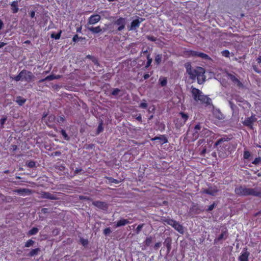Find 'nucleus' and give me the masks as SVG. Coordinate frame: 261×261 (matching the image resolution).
Here are the masks:
<instances>
[{
  "instance_id": "63",
  "label": "nucleus",
  "mask_w": 261,
  "mask_h": 261,
  "mask_svg": "<svg viewBox=\"0 0 261 261\" xmlns=\"http://www.w3.org/2000/svg\"><path fill=\"white\" fill-rule=\"evenodd\" d=\"M136 119L140 121V122H142V116H141V114H139L137 117H136Z\"/></svg>"
},
{
  "instance_id": "28",
  "label": "nucleus",
  "mask_w": 261,
  "mask_h": 261,
  "mask_svg": "<svg viewBox=\"0 0 261 261\" xmlns=\"http://www.w3.org/2000/svg\"><path fill=\"white\" fill-rule=\"evenodd\" d=\"M103 130V121L102 120H100L99 122V123H98V127L97 128V130H96V135H98L100 133H101V132H102Z\"/></svg>"
},
{
  "instance_id": "33",
  "label": "nucleus",
  "mask_w": 261,
  "mask_h": 261,
  "mask_svg": "<svg viewBox=\"0 0 261 261\" xmlns=\"http://www.w3.org/2000/svg\"><path fill=\"white\" fill-rule=\"evenodd\" d=\"M61 134L63 136L64 140L66 141H69L70 139L69 137L68 136L67 134L66 133V131L64 129H61Z\"/></svg>"
},
{
  "instance_id": "17",
  "label": "nucleus",
  "mask_w": 261,
  "mask_h": 261,
  "mask_svg": "<svg viewBox=\"0 0 261 261\" xmlns=\"http://www.w3.org/2000/svg\"><path fill=\"white\" fill-rule=\"evenodd\" d=\"M151 141L159 140L161 144H164L168 142V140L165 135H160V136H156L151 139Z\"/></svg>"
},
{
  "instance_id": "35",
  "label": "nucleus",
  "mask_w": 261,
  "mask_h": 261,
  "mask_svg": "<svg viewBox=\"0 0 261 261\" xmlns=\"http://www.w3.org/2000/svg\"><path fill=\"white\" fill-rule=\"evenodd\" d=\"M39 231V229L37 227L32 228L29 231V234L30 235H34L36 234Z\"/></svg>"
},
{
  "instance_id": "54",
  "label": "nucleus",
  "mask_w": 261,
  "mask_h": 261,
  "mask_svg": "<svg viewBox=\"0 0 261 261\" xmlns=\"http://www.w3.org/2000/svg\"><path fill=\"white\" fill-rule=\"evenodd\" d=\"M80 38V39H82V37H80V38H79V36L77 34L73 36V38H72V41L74 42H77V39Z\"/></svg>"
},
{
  "instance_id": "10",
  "label": "nucleus",
  "mask_w": 261,
  "mask_h": 261,
  "mask_svg": "<svg viewBox=\"0 0 261 261\" xmlns=\"http://www.w3.org/2000/svg\"><path fill=\"white\" fill-rule=\"evenodd\" d=\"M144 20L142 18H138V19L133 20L129 27H128V31L136 30L140 27V23Z\"/></svg>"
},
{
  "instance_id": "60",
  "label": "nucleus",
  "mask_w": 261,
  "mask_h": 261,
  "mask_svg": "<svg viewBox=\"0 0 261 261\" xmlns=\"http://www.w3.org/2000/svg\"><path fill=\"white\" fill-rule=\"evenodd\" d=\"M30 15L31 18H34L35 15V11H32L30 13Z\"/></svg>"
},
{
  "instance_id": "26",
  "label": "nucleus",
  "mask_w": 261,
  "mask_h": 261,
  "mask_svg": "<svg viewBox=\"0 0 261 261\" xmlns=\"http://www.w3.org/2000/svg\"><path fill=\"white\" fill-rule=\"evenodd\" d=\"M162 54H156L154 57V63L156 65H159L161 64L162 60Z\"/></svg>"
},
{
  "instance_id": "4",
  "label": "nucleus",
  "mask_w": 261,
  "mask_h": 261,
  "mask_svg": "<svg viewBox=\"0 0 261 261\" xmlns=\"http://www.w3.org/2000/svg\"><path fill=\"white\" fill-rule=\"evenodd\" d=\"M35 79L33 73L25 69L22 70L18 75L13 77V80L16 82L25 81L28 83L33 82Z\"/></svg>"
},
{
  "instance_id": "29",
  "label": "nucleus",
  "mask_w": 261,
  "mask_h": 261,
  "mask_svg": "<svg viewBox=\"0 0 261 261\" xmlns=\"http://www.w3.org/2000/svg\"><path fill=\"white\" fill-rule=\"evenodd\" d=\"M159 82L162 87L166 86L167 84V79L166 77H161L159 79Z\"/></svg>"
},
{
  "instance_id": "23",
  "label": "nucleus",
  "mask_w": 261,
  "mask_h": 261,
  "mask_svg": "<svg viewBox=\"0 0 261 261\" xmlns=\"http://www.w3.org/2000/svg\"><path fill=\"white\" fill-rule=\"evenodd\" d=\"M129 223V221L127 219H121L119 221H117L115 225V227H118L122 226H124L127 224Z\"/></svg>"
},
{
  "instance_id": "57",
  "label": "nucleus",
  "mask_w": 261,
  "mask_h": 261,
  "mask_svg": "<svg viewBox=\"0 0 261 261\" xmlns=\"http://www.w3.org/2000/svg\"><path fill=\"white\" fill-rule=\"evenodd\" d=\"M17 146L16 145H12L11 149L13 152L15 151L17 149Z\"/></svg>"
},
{
  "instance_id": "21",
  "label": "nucleus",
  "mask_w": 261,
  "mask_h": 261,
  "mask_svg": "<svg viewBox=\"0 0 261 261\" xmlns=\"http://www.w3.org/2000/svg\"><path fill=\"white\" fill-rule=\"evenodd\" d=\"M20 1L21 0L14 1L10 4L11 11L13 13L15 14V13H16L18 12V2H20Z\"/></svg>"
},
{
  "instance_id": "56",
  "label": "nucleus",
  "mask_w": 261,
  "mask_h": 261,
  "mask_svg": "<svg viewBox=\"0 0 261 261\" xmlns=\"http://www.w3.org/2000/svg\"><path fill=\"white\" fill-rule=\"evenodd\" d=\"M7 120V118L6 117H5V118H2L0 119V123L1 124V125H4L5 124V123L6 122V121Z\"/></svg>"
},
{
  "instance_id": "18",
  "label": "nucleus",
  "mask_w": 261,
  "mask_h": 261,
  "mask_svg": "<svg viewBox=\"0 0 261 261\" xmlns=\"http://www.w3.org/2000/svg\"><path fill=\"white\" fill-rule=\"evenodd\" d=\"M15 193H17L18 194L20 195H30L31 193V191L30 189H18L15 191Z\"/></svg>"
},
{
  "instance_id": "15",
  "label": "nucleus",
  "mask_w": 261,
  "mask_h": 261,
  "mask_svg": "<svg viewBox=\"0 0 261 261\" xmlns=\"http://www.w3.org/2000/svg\"><path fill=\"white\" fill-rule=\"evenodd\" d=\"M40 197L43 199H47L50 200H56L57 197L55 195L47 192H41L40 193Z\"/></svg>"
},
{
  "instance_id": "46",
  "label": "nucleus",
  "mask_w": 261,
  "mask_h": 261,
  "mask_svg": "<svg viewBox=\"0 0 261 261\" xmlns=\"http://www.w3.org/2000/svg\"><path fill=\"white\" fill-rule=\"evenodd\" d=\"M230 53L228 50H224L222 51V56L225 57H228L229 56Z\"/></svg>"
},
{
  "instance_id": "39",
  "label": "nucleus",
  "mask_w": 261,
  "mask_h": 261,
  "mask_svg": "<svg viewBox=\"0 0 261 261\" xmlns=\"http://www.w3.org/2000/svg\"><path fill=\"white\" fill-rule=\"evenodd\" d=\"M35 242L33 241L32 240H28L25 244V247H30L34 244Z\"/></svg>"
},
{
  "instance_id": "37",
  "label": "nucleus",
  "mask_w": 261,
  "mask_h": 261,
  "mask_svg": "<svg viewBox=\"0 0 261 261\" xmlns=\"http://www.w3.org/2000/svg\"><path fill=\"white\" fill-rule=\"evenodd\" d=\"M144 224H141L138 226L136 229L135 230V233L136 234H138L140 231L142 230V228L143 227Z\"/></svg>"
},
{
  "instance_id": "38",
  "label": "nucleus",
  "mask_w": 261,
  "mask_h": 261,
  "mask_svg": "<svg viewBox=\"0 0 261 261\" xmlns=\"http://www.w3.org/2000/svg\"><path fill=\"white\" fill-rule=\"evenodd\" d=\"M251 156L250 152L248 150H245L243 153V158L245 160L248 159Z\"/></svg>"
},
{
  "instance_id": "34",
  "label": "nucleus",
  "mask_w": 261,
  "mask_h": 261,
  "mask_svg": "<svg viewBox=\"0 0 261 261\" xmlns=\"http://www.w3.org/2000/svg\"><path fill=\"white\" fill-rule=\"evenodd\" d=\"M105 178L109 180V182L118 184L120 182L119 180L112 177L106 176Z\"/></svg>"
},
{
  "instance_id": "14",
  "label": "nucleus",
  "mask_w": 261,
  "mask_h": 261,
  "mask_svg": "<svg viewBox=\"0 0 261 261\" xmlns=\"http://www.w3.org/2000/svg\"><path fill=\"white\" fill-rule=\"evenodd\" d=\"M229 139L228 138H221L216 141L215 143L216 146H219L222 148H225L227 146L228 141Z\"/></svg>"
},
{
  "instance_id": "25",
  "label": "nucleus",
  "mask_w": 261,
  "mask_h": 261,
  "mask_svg": "<svg viewBox=\"0 0 261 261\" xmlns=\"http://www.w3.org/2000/svg\"><path fill=\"white\" fill-rule=\"evenodd\" d=\"M88 30L91 31L93 34H97L102 31V29H101L100 26H97L96 27H88Z\"/></svg>"
},
{
  "instance_id": "7",
  "label": "nucleus",
  "mask_w": 261,
  "mask_h": 261,
  "mask_svg": "<svg viewBox=\"0 0 261 261\" xmlns=\"http://www.w3.org/2000/svg\"><path fill=\"white\" fill-rule=\"evenodd\" d=\"M220 234L214 240V243H217L218 242L226 239L228 237L227 229L225 227H222L220 230Z\"/></svg>"
},
{
  "instance_id": "48",
  "label": "nucleus",
  "mask_w": 261,
  "mask_h": 261,
  "mask_svg": "<svg viewBox=\"0 0 261 261\" xmlns=\"http://www.w3.org/2000/svg\"><path fill=\"white\" fill-rule=\"evenodd\" d=\"M111 232V230L110 228H106L103 230V233L106 236L109 234Z\"/></svg>"
},
{
  "instance_id": "59",
  "label": "nucleus",
  "mask_w": 261,
  "mask_h": 261,
  "mask_svg": "<svg viewBox=\"0 0 261 261\" xmlns=\"http://www.w3.org/2000/svg\"><path fill=\"white\" fill-rule=\"evenodd\" d=\"M65 120V119L63 117L60 116L58 118V122H63Z\"/></svg>"
},
{
  "instance_id": "30",
  "label": "nucleus",
  "mask_w": 261,
  "mask_h": 261,
  "mask_svg": "<svg viewBox=\"0 0 261 261\" xmlns=\"http://www.w3.org/2000/svg\"><path fill=\"white\" fill-rule=\"evenodd\" d=\"M179 115L181 116L180 119H181L183 121L186 123L189 118L188 115L182 112H179Z\"/></svg>"
},
{
  "instance_id": "52",
  "label": "nucleus",
  "mask_w": 261,
  "mask_h": 261,
  "mask_svg": "<svg viewBox=\"0 0 261 261\" xmlns=\"http://www.w3.org/2000/svg\"><path fill=\"white\" fill-rule=\"evenodd\" d=\"M162 243L161 242H158L155 244L154 246V249L157 250L159 247H161Z\"/></svg>"
},
{
  "instance_id": "24",
  "label": "nucleus",
  "mask_w": 261,
  "mask_h": 261,
  "mask_svg": "<svg viewBox=\"0 0 261 261\" xmlns=\"http://www.w3.org/2000/svg\"><path fill=\"white\" fill-rule=\"evenodd\" d=\"M201 129V126L200 125V124H197L195 126L194 128V132H193V137L195 138H198L200 135H199V131Z\"/></svg>"
},
{
  "instance_id": "6",
  "label": "nucleus",
  "mask_w": 261,
  "mask_h": 261,
  "mask_svg": "<svg viewBox=\"0 0 261 261\" xmlns=\"http://www.w3.org/2000/svg\"><path fill=\"white\" fill-rule=\"evenodd\" d=\"M163 221L166 222L168 224L172 226L174 228L181 234L184 232V227L178 222L170 219L165 218L162 219Z\"/></svg>"
},
{
  "instance_id": "51",
  "label": "nucleus",
  "mask_w": 261,
  "mask_h": 261,
  "mask_svg": "<svg viewBox=\"0 0 261 261\" xmlns=\"http://www.w3.org/2000/svg\"><path fill=\"white\" fill-rule=\"evenodd\" d=\"M46 80H47V81H52L55 80V75L51 74L49 75H48L46 77Z\"/></svg>"
},
{
  "instance_id": "5",
  "label": "nucleus",
  "mask_w": 261,
  "mask_h": 261,
  "mask_svg": "<svg viewBox=\"0 0 261 261\" xmlns=\"http://www.w3.org/2000/svg\"><path fill=\"white\" fill-rule=\"evenodd\" d=\"M185 55L188 57H199L202 59L209 60L211 58L206 54L193 50H188L185 51Z\"/></svg>"
},
{
  "instance_id": "20",
  "label": "nucleus",
  "mask_w": 261,
  "mask_h": 261,
  "mask_svg": "<svg viewBox=\"0 0 261 261\" xmlns=\"http://www.w3.org/2000/svg\"><path fill=\"white\" fill-rule=\"evenodd\" d=\"M250 253L247 251V249L241 254L239 257V261H248V257Z\"/></svg>"
},
{
  "instance_id": "32",
  "label": "nucleus",
  "mask_w": 261,
  "mask_h": 261,
  "mask_svg": "<svg viewBox=\"0 0 261 261\" xmlns=\"http://www.w3.org/2000/svg\"><path fill=\"white\" fill-rule=\"evenodd\" d=\"M62 30H60L59 32L57 33V34H55V33H52L51 34V38H54V39H55L56 40H58L61 37V34H62Z\"/></svg>"
},
{
  "instance_id": "62",
  "label": "nucleus",
  "mask_w": 261,
  "mask_h": 261,
  "mask_svg": "<svg viewBox=\"0 0 261 261\" xmlns=\"http://www.w3.org/2000/svg\"><path fill=\"white\" fill-rule=\"evenodd\" d=\"M94 146V145L93 144H90L87 145V147H86V149H92Z\"/></svg>"
},
{
  "instance_id": "50",
  "label": "nucleus",
  "mask_w": 261,
  "mask_h": 261,
  "mask_svg": "<svg viewBox=\"0 0 261 261\" xmlns=\"http://www.w3.org/2000/svg\"><path fill=\"white\" fill-rule=\"evenodd\" d=\"M147 106L148 105L146 102H141L139 105V107L142 109H146Z\"/></svg>"
},
{
  "instance_id": "27",
  "label": "nucleus",
  "mask_w": 261,
  "mask_h": 261,
  "mask_svg": "<svg viewBox=\"0 0 261 261\" xmlns=\"http://www.w3.org/2000/svg\"><path fill=\"white\" fill-rule=\"evenodd\" d=\"M16 102L19 106H21L26 102V99L20 96H18L16 97Z\"/></svg>"
},
{
  "instance_id": "22",
  "label": "nucleus",
  "mask_w": 261,
  "mask_h": 261,
  "mask_svg": "<svg viewBox=\"0 0 261 261\" xmlns=\"http://www.w3.org/2000/svg\"><path fill=\"white\" fill-rule=\"evenodd\" d=\"M174 123L175 124V127L176 129H179L186 123L185 122H184V121H183V120L179 118H176L174 120Z\"/></svg>"
},
{
  "instance_id": "8",
  "label": "nucleus",
  "mask_w": 261,
  "mask_h": 261,
  "mask_svg": "<svg viewBox=\"0 0 261 261\" xmlns=\"http://www.w3.org/2000/svg\"><path fill=\"white\" fill-rule=\"evenodd\" d=\"M218 191L219 190L218 189V188L216 186H214L213 187L211 186L207 189H202L200 193L201 194H205L211 196H215Z\"/></svg>"
},
{
  "instance_id": "3",
  "label": "nucleus",
  "mask_w": 261,
  "mask_h": 261,
  "mask_svg": "<svg viewBox=\"0 0 261 261\" xmlns=\"http://www.w3.org/2000/svg\"><path fill=\"white\" fill-rule=\"evenodd\" d=\"M205 70L203 68L197 66L193 68L189 71L188 74L191 79L194 80L196 79L199 84H203L205 81V76L204 75Z\"/></svg>"
},
{
  "instance_id": "41",
  "label": "nucleus",
  "mask_w": 261,
  "mask_h": 261,
  "mask_svg": "<svg viewBox=\"0 0 261 261\" xmlns=\"http://www.w3.org/2000/svg\"><path fill=\"white\" fill-rule=\"evenodd\" d=\"M253 164L255 165H258L259 163H261V158L258 157L256 158L252 162Z\"/></svg>"
},
{
  "instance_id": "11",
  "label": "nucleus",
  "mask_w": 261,
  "mask_h": 261,
  "mask_svg": "<svg viewBox=\"0 0 261 261\" xmlns=\"http://www.w3.org/2000/svg\"><path fill=\"white\" fill-rule=\"evenodd\" d=\"M256 121V118L254 115H252L249 117L245 118V120L243 122L244 125L247 126L250 129L253 128V123Z\"/></svg>"
},
{
  "instance_id": "12",
  "label": "nucleus",
  "mask_w": 261,
  "mask_h": 261,
  "mask_svg": "<svg viewBox=\"0 0 261 261\" xmlns=\"http://www.w3.org/2000/svg\"><path fill=\"white\" fill-rule=\"evenodd\" d=\"M114 24L118 26V31H122L125 27L126 20L125 18L119 17L114 22Z\"/></svg>"
},
{
  "instance_id": "58",
  "label": "nucleus",
  "mask_w": 261,
  "mask_h": 261,
  "mask_svg": "<svg viewBox=\"0 0 261 261\" xmlns=\"http://www.w3.org/2000/svg\"><path fill=\"white\" fill-rule=\"evenodd\" d=\"M61 154V153L60 151H56L55 152H54L52 155L54 156H60Z\"/></svg>"
},
{
  "instance_id": "13",
  "label": "nucleus",
  "mask_w": 261,
  "mask_h": 261,
  "mask_svg": "<svg viewBox=\"0 0 261 261\" xmlns=\"http://www.w3.org/2000/svg\"><path fill=\"white\" fill-rule=\"evenodd\" d=\"M100 19L101 17L98 14L92 15L88 18L87 24H95L98 22Z\"/></svg>"
},
{
  "instance_id": "36",
  "label": "nucleus",
  "mask_w": 261,
  "mask_h": 261,
  "mask_svg": "<svg viewBox=\"0 0 261 261\" xmlns=\"http://www.w3.org/2000/svg\"><path fill=\"white\" fill-rule=\"evenodd\" d=\"M152 237L150 236L149 237L146 238V239L144 242V243L146 246H149L150 245V244L152 243Z\"/></svg>"
},
{
  "instance_id": "47",
  "label": "nucleus",
  "mask_w": 261,
  "mask_h": 261,
  "mask_svg": "<svg viewBox=\"0 0 261 261\" xmlns=\"http://www.w3.org/2000/svg\"><path fill=\"white\" fill-rule=\"evenodd\" d=\"M120 92V90L118 88H115L114 89L112 92V95H114V96H116L117 95H118V93Z\"/></svg>"
},
{
  "instance_id": "61",
  "label": "nucleus",
  "mask_w": 261,
  "mask_h": 261,
  "mask_svg": "<svg viewBox=\"0 0 261 261\" xmlns=\"http://www.w3.org/2000/svg\"><path fill=\"white\" fill-rule=\"evenodd\" d=\"M150 75L149 74L145 73L143 75V78L144 79V80H147V79H148L150 77Z\"/></svg>"
},
{
  "instance_id": "55",
  "label": "nucleus",
  "mask_w": 261,
  "mask_h": 261,
  "mask_svg": "<svg viewBox=\"0 0 261 261\" xmlns=\"http://www.w3.org/2000/svg\"><path fill=\"white\" fill-rule=\"evenodd\" d=\"M253 69L254 71L257 73H260L261 72L260 70L258 69L256 66H253Z\"/></svg>"
},
{
  "instance_id": "45",
  "label": "nucleus",
  "mask_w": 261,
  "mask_h": 261,
  "mask_svg": "<svg viewBox=\"0 0 261 261\" xmlns=\"http://www.w3.org/2000/svg\"><path fill=\"white\" fill-rule=\"evenodd\" d=\"M80 242L84 246H86L88 244V240L83 238L80 239Z\"/></svg>"
},
{
  "instance_id": "2",
  "label": "nucleus",
  "mask_w": 261,
  "mask_h": 261,
  "mask_svg": "<svg viewBox=\"0 0 261 261\" xmlns=\"http://www.w3.org/2000/svg\"><path fill=\"white\" fill-rule=\"evenodd\" d=\"M191 93L193 99L201 104L204 105L207 107L212 105V100L207 95H204L199 89L191 87Z\"/></svg>"
},
{
  "instance_id": "9",
  "label": "nucleus",
  "mask_w": 261,
  "mask_h": 261,
  "mask_svg": "<svg viewBox=\"0 0 261 261\" xmlns=\"http://www.w3.org/2000/svg\"><path fill=\"white\" fill-rule=\"evenodd\" d=\"M92 204L102 211H107L109 205L107 202L98 200L93 201Z\"/></svg>"
},
{
  "instance_id": "40",
  "label": "nucleus",
  "mask_w": 261,
  "mask_h": 261,
  "mask_svg": "<svg viewBox=\"0 0 261 261\" xmlns=\"http://www.w3.org/2000/svg\"><path fill=\"white\" fill-rule=\"evenodd\" d=\"M27 166L29 168H33L36 166V163L33 161H30L27 163Z\"/></svg>"
},
{
  "instance_id": "1",
  "label": "nucleus",
  "mask_w": 261,
  "mask_h": 261,
  "mask_svg": "<svg viewBox=\"0 0 261 261\" xmlns=\"http://www.w3.org/2000/svg\"><path fill=\"white\" fill-rule=\"evenodd\" d=\"M235 193L240 196H252L261 198V187L248 188L240 186L234 189Z\"/></svg>"
},
{
  "instance_id": "31",
  "label": "nucleus",
  "mask_w": 261,
  "mask_h": 261,
  "mask_svg": "<svg viewBox=\"0 0 261 261\" xmlns=\"http://www.w3.org/2000/svg\"><path fill=\"white\" fill-rule=\"evenodd\" d=\"M40 251V249L39 248L32 249L29 253V255L30 256H33L38 254V252Z\"/></svg>"
},
{
  "instance_id": "44",
  "label": "nucleus",
  "mask_w": 261,
  "mask_h": 261,
  "mask_svg": "<svg viewBox=\"0 0 261 261\" xmlns=\"http://www.w3.org/2000/svg\"><path fill=\"white\" fill-rule=\"evenodd\" d=\"M146 38L147 40L153 42H154L156 40V37H154L153 36L147 35L146 36Z\"/></svg>"
},
{
  "instance_id": "64",
  "label": "nucleus",
  "mask_w": 261,
  "mask_h": 261,
  "mask_svg": "<svg viewBox=\"0 0 261 261\" xmlns=\"http://www.w3.org/2000/svg\"><path fill=\"white\" fill-rule=\"evenodd\" d=\"M256 61L257 63L261 64V56H259L257 59Z\"/></svg>"
},
{
  "instance_id": "42",
  "label": "nucleus",
  "mask_w": 261,
  "mask_h": 261,
  "mask_svg": "<svg viewBox=\"0 0 261 261\" xmlns=\"http://www.w3.org/2000/svg\"><path fill=\"white\" fill-rule=\"evenodd\" d=\"M185 67L186 68V70H187V72L188 73L189 72L190 69V71H191V69H192L193 68L192 67L191 64L189 63H188L185 64Z\"/></svg>"
},
{
  "instance_id": "43",
  "label": "nucleus",
  "mask_w": 261,
  "mask_h": 261,
  "mask_svg": "<svg viewBox=\"0 0 261 261\" xmlns=\"http://www.w3.org/2000/svg\"><path fill=\"white\" fill-rule=\"evenodd\" d=\"M56 119V117L54 115H49L48 117V121L49 122H55Z\"/></svg>"
},
{
  "instance_id": "53",
  "label": "nucleus",
  "mask_w": 261,
  "mask_h": 261,
  "mask_svg": "<svg viewBox=\"0 0 261 261\" xmlns=\"http://www.w3.org/2000/svg\"><path fill=\"white\" fill-rule=\"evenodd\" d=\"M152 62V60L148 59V60L147 61V62H146V64L145 65V68H148L151 65Z\"/></svg>"
},
{
  "instance_id": "16",
  "label": "nucleus",
  "mask_w": 261,
  "mask_h": 261,
  "mask_svg": "<svg viewBox=\"0 0 261 261\" xmlns=\"http://www.w3.org/2000/svg\"><path fill=\"white\" fill-rule=\"evenodd\" d=\"M228 76L230 80L238 87L242 88L243 87V84H242V83L234 75L229 74Z\"/></svg>"
},
{
  "instance_id": "49",
  "label": "nucleus",
  "mask_w": 261,
  "mask_h": 261,
  "mask_svg": "<svg viewBox=\"0 0 261 261\" xmlns=\"http://www.w3.org/2000/svg\"><path fill=\"white\" fill-rule=\"evenodd\" d=\"M215 206H216L215 203L213 202V204L210 205L208 206V207L207 208V210L208 211H212L214 209V208L215 207Z\"/></svg>"
},
{
  "instance_id": "19",
  "label": "nucleus",
  "mask_w": 261,
  "mask_h": 261,
  "mask_svg": "<svg viewBox=\"0 0 261 261\" xmlns=\"http://www.w3.org/2000/svg\"><path fill=\"white\" fill-rule=\"evenodd\" d=\"M171 243H172V239L170 237L167 238L164 242V244L167 247V254H168L171 249Z\"/></svg>"
}]
</instances>
